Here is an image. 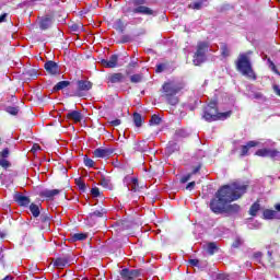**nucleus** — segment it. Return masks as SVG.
<instances>
[{
    "instance_id": "obj_15",
    "label": "nucleus",
    "mask_w": 280,
    "mask_h": 280,
    "mask_svg": "<svg viewBox=\"0 0 280 280\" xmlns=\"http://www.w3.org/2000/svg\"><path fill=\"white\" fill-rule=\"evenodd\" d=\"M66 117H67V119L74 121V124H80V121H82V119H83L82 113L78 112V110H70L66 115Z\"/></svg>"
},
{
    "instance_id": "obj_1",
    "label": "nucleus",
    "mask_w": 280,
    "mask_h": 280,
    "mask_svg": "<svg viewBox=\"0 0 280 280\" xmlns=\"http://www.w3.org/2000/svg\"><path fill=\"white\" fill-rule=\"evenodd\" d=\"M248 186L241 183H233L222 186L217 192L215 198L210 201V209L213 213H224V209L229 202L240 200Z\"/></svg>"
},
{
    "instance_id": "obj_44",
    "label": "nucleus",
    "mask_w": 280,
    "mask_h": 280,
    "mask_svg": "<svg viewBox=\"0 0 280 280\" xmlns=\"http://www.w3.org/2000/svg\"><path fill=\"white\" fill-rule=\"evenodd\" d=\"M101 185L102 187H108L110 185V182L106 178L101 179Z\"/></svg>"
},
{
    "instance_id": "obj_63",
    "label": "nucleus",
    "mask_w": 280,
    "mask_h": 280,
    "mask_svg": "<svg viewBox=\"0 0 280 280\" xmlns=\"http://www.w3.org/2000/svg\"><path fill=\"white\" fill-rule=\"evenodd\" d=\"M3 253V248H0V255Z\"/></svg>"
},
{
    "instance_id": "obj_37",
    "label": "nucleus",
    "mask_w": 280,
    "mask_h": 280,
    "mask_svg": "<svg viewBox=\"0 0 280 280\" xmlns=\"http://www.w3.org/2000/svg\"><path fill=\"white\" fill-rule=\"evenodd\" d=\"M0 156L2 159H8V156H10V149L9 148H4L1 152H0Z\"/></svg>"
},
{
    "instance_id": "obj_3",
    "label": "nucleus",
    "mask_w": 280,
    "mask_h": 280,
    "mask_svg": "<svg viewBox=\"0 0 280 280\" xmlns=\"http://www.w3.org/2000/svg\"><path fill=\"white\" fill-rule=\"evenodd\" d=\"M236 69L245 75V78H249V80H257L255 75V71H253V63H250V59L246 54H241L236 60Z\"/></svg>"
},
{
    "instance_id": "obj_10",
    "label": "nucleus",
    "mask_w": 280,
    "mask_h": 280,
    "mask_svg": "<svg viewBox=\"0 0 280 280\" xmlns=\"http://www.w3.org/2000/svg\"><path fill=\"white\" fill-rule=\"evenodd\" d=\"M127 12H132V14H144L147 16H151V14H154V11L148 7L138 5L133 9H128Z\"/></svg>"
},
{
    "instance_id": "obj_60",
    "label": "nucleus",
    "mask_w": 280,
    "mask_h": 280,
    "mask_svg": "<svg viewBox=\"0 0 280 280\" xmlns=\"http://www.w3.org/2000/svg\"><path fill=\"white\" fill-rule=\"evenodd\" d=\"M32 3H38V1H43V0H30Z\"/></svg>"
},
{
    "instance_id": "obj_57",
    "label": "nucleus",
    "mask_w": 280,
    "mask_h": 280,
    "mask_svg": "<svg viewBox=\"0 0 280 280\" xmlns=\"http://www.w3.org/2000/svg\"><path fill=\"white\" fill-rule=\"evenodd\" d=\"M137 61H131L130 63H129V67H132V68H135V67H137Z\"/></svg>"
},
{
    "instance_id": "obj_9",
    "label": "nucleus",
    "mask_w": 280,
    "mask_h": 280,
    "mask_svg": "<svg viewBox=\"0 0 280 280\" xmlns=\"http://www.w3.org/2000/svg\"><path fill=\"white\" fill-rule=\"evenodd\" d=\"M119 60V56L112 55L109 59H102L101 65L102 67H105L106 69H115L117 67V62Z\"/></svg>"
},
{
    "instance_id": "obj_22",
    "label": "nucleus",
    "mask_w": 280,
    "mask_h": 280,
    "mask_svg": "<svg viewBox=\"0 0 280 280\" xmlns=\"http://www.w3.org/2000/svg\"><path fill=\"white\" fill-rule=\"evenodd\" d=\"M67 264H69V258H57L55 261H54V266L55 268H65V266H67Z\"/></svg>"
},
{
    "instance_id": "obj_27",
    "label": "nucleus",
    "mask_w": 280,
    "mask_h": 280,
    "mask_svg": "<svg viewBox=\"0 0 280 280\" xmlns=\"http://www.w3.org/2000/svg\"><path fill=\"white\" fill-rule=\"evenodd\" d=\"M259 209H261V206L259 205V202H255L249 208V215H253L255 218V215H257V212L259 211Z\"/></svg>"
},
{
    "instance_id": "obj_14",
    "label": "nucleus",
    "mask_w": 280,
    "mask_h": 280,
    "mask_svg": "<svg viewBox=\"0 0 280 280\" xmlns=\"http://www.w3.org/2000/svg\"><path fill=\"white\" fill-rule=\"evenodd\" d=\"M14 200L20 205V207H28L32 200H30V197L24 196L22 194H15L14 195Z\"/></svg>"
},
{
    "instance_id": "obj_30",
    "label": "nucleus",
    "mask_w": 280,
    "mask_h": 280,
    "mask_svg": "<svg viewBox=\"0 0 280 280\" xmlns=\"http://www.w3.org/2000/svg\"><path fill=\"white\" fill-rule=\"evenodd\" d=\"M141 80H143V77H141V74H133L130 77V82H132L133 84H139Z\"/></svg>"
},
{
    "instance_id": "obj_20",
    "label": "nucleus",
    "mask_w": 280,
    "mask_h": 280,
    "mask_svg": "<svg viewBox=\"0 0 280 280\" xmlns=\"http://www.w3.org/2000/svg\"><path fill=\"white\" fill-rule=\"evenodd\" d=\"M39 27L40 30H49V27H51V18H43L39 22Z\"/></svg>"
},
{
    "instance_id": "obj_47",
    "label": "nucleus",
    "mask_w": 280,
    "mask_h": 280,
    "mask_svg": "<svg viewBox=\"0 0 280 280\" xmlns=\"http://www.w3.org/2000/svg\"><path fill=\"white\" fill-rule=\"evenodd\" d=\"M110 126H121V120L120 119L112 120Z\"/></svg>"
},
{
    "instance_id": "obj_41",
    "label": "nucleus",
    "mask_w": 280,
    "mask_h": 280,
    "mask_svg": "<svg viewBox=\"0 0 280 280\" xmlns=\"http://www.w3.org/2000/svg\"><path fill=\"white\" fill-rule=\"evenodd\" d=\"M234 248H240L242 246V238L237 237L234 243L232 244Z\"/></svg>"
},
{
    "instance_id": "obj_40",
    "label": "nucleus",
    "mask_w": 280,
    "mask_h": 280,
    "mask_svg": "<svg viewBox=\"0 0 280 280\" xmlns=\"http://www.w3.org/2000/svg\"><path fill=\"white\" fill-rule=\"evenodd\" d=\"M91 194L92 196H94V198H100V188L97 187L92 188Z\"/></svg>"
},
{
    "instance_id": "obj_45",
    "label": "nucleus",
    "mask_w": 280,
    "mask_h": 280,
    "mask_svg": "<svg viewBox=\"0 0 280 280\" xmlns=\"http://www.w3.org/2000/svg\"><path fill=\"white\" fill-rule=\"evenodd\" d=\"M196 187V182H190L187 186L186 189H188L189 191H191V189H194Z\"/></svg>"
},
{
    "instance_id": "obj_28",
    "label": "nucleus",
    "mask_w": 280,
    "mask_h": 280,
    "mask_svg": "<svg viewBox=\"0 0 280 280\" xmlns=\"http://www.w3.org/2000/svg\"><path fill=\"white\" fill-rule=\"evenodd\" d=\"M221 56H223V58H229V56H231V50H229L226 44H221Z\"/></svg>"
},
{
    "instance_id": "obj_55",
    "label": "nucleus",
    "mask_w": 280,
    "mask_h": 280,
    "mask_svg": "<svg viewBox=\"0 0 280 280\" xmlns=\"http://www.w3.org/2000/svg\"><path fill=\"white\" fill-rule=\"evenodd\" d=\"M275 209L277 213H280V202L275 205Z\"/></svg>"
},
{
    "instance_id": "obj_36",
    "label": "nucleus",
    "mask_w": 280,
    "mask_h": 280,
    "mask_svg": "<svg viewBox=\"0 0 280 280\" xmlns=\"http://www.w3.org/2000/svg\"><path fill=\"white\" fill-rule=\"evenodd\" d=\"M165 69H167V65L160 63V65L156 66L155 71H156V73H163V71H165Z\"/></svg>"
},
{
    "instance_id": "obj_61",
    "label": "nucleus",
    "mask_w": 280,
    "mask_h": 280,
    "mask_svg": "<svg viewBox=\"0 0 280 280\" xmlns=\"http://www.w3.org/2000/svg\"><path fill=\"white\" fill-rule=\"evenodd\" d=\"M259 0H249L250 3H257Z\"/></svg>"
},
{
    "instance_id": "obj_48",
    "label": "nucleus",
    "mask_w": 280,
    "mask_h": 280,
    "mask_svg": "<svg viewBox=\"0 0 280 280\" xmlns=\"http://www.w3.org/2000/svg\"><path fill=\"white\" fill-rule=\"evenodd\" d=\"M254 100H264V94L257 92L254 94Z\"/></svg>"
},
{
    "instance_id": "obj_59",
    "label": "nucleus",
    "mask_w": 280,
    "mask_h": 280,
    "mask_svg": "<svg viewBox=\"0 0 280 280\" xmlns=\"http://www.w3.org/2000/svg\"><path fill=\"white\" fill-rule=\"evenodd\" d=\"M32 150H40V147L38 144H34Z\"/></svg>"
},
{
    "instance_id": "obj_16",
    "label": "nucleus",
    "mask_w": 280,
    "mask_h": 280,
    "mask_svg": "<svg viewBox=\"0 0 280 280\" xmlns=\"http://www.w3.org/2000/svg\"><path fill=\"white\" fill-rule=\"evenodd\" d=\"M241 209L242 208L237 203L228 205V206L225 205L223 213H228V215H235V213H240Z\"/></svg>"
},
{
    "instance_id": "obj_12",
    "label": "nucleus",
    "mask_w": 280,
    "mask_h": 280,
    "mask_svg": "<svg viewBox=\"0 0 280 280\" xmlns=\"http://www.w3.org/2000/svg\"><path fill=\"white\" fill-rule=\"evenodd\" d=\"M115 150L110 148H98L94 150L93 154L96 159H106L107 156H110Z\"/></svg>"
},
{
    "instance_id": "obj_54",
    "label": "nucleus",
    "mask_w": 280,
    "mask_h": 280,
    "mask_svg": "<svg viewBox=\"0 0 280 280\" xmlns=\"http://www.w3.org/2000/svg\"><path fill=\"white\" fill-rule=\"evenodd\" d=\"M178 137H185V130H178L177 131Z\"/></svg>"
},
{
    "instance_id": "obj_53",
    "label": "nucleus",
    "mask_w": 280,
    "mask_h": 280,
    "mask_svg": "<svg viewBox=\"0 0 280 280\" xmlns=\"http://www.w3.org/2000/svg\"><path fill=\"white\" fill-rule=\"evenodd\" d=\"M200 172V165L199 166H196L194 170H192V174H198Z\"/></svg>"
},
{
    "instance_id": "obj_24",
    "label": "nucleus",
    "mask_w": 280,
    "mask_h": 280,
    "mask_svg": "<svg viewBox=\"0 0 280 280\" xmlns=\"http://www.w3.org/2000/svg\"><path fill=\"white\" fill-rule=\"evenodd\" d=\"M133 124L137 128H141L143 124V118L141 117V114L139 113L133 114Z\"/></svg>"
},
{
    "instance_id": "obj_4",
    "label": "nucleus",
    "mask_w": 280,
    "mask_h": 280,
    "mask_svg": "<svg viewBox=\"0 0 280 280\" xmlns=\"http://www.w3.org/2000/svg\"><path fill=\"white\" fill-rule=\"evenodd\" d=\"M164 96L171 106H176L178 104V97L176 94L180 92V88L175 82H166L162 86Z\"/></svg>"
},
{
    "instance_id": "obj_23",
    "label": "nucleus",
    "mask_w": 280,
    "mask_h": 280,
    "mask_svg": "<svg viewBox=\"0 0 280 280\" xmlns=\"http://www.w3.org/2000/svg\"><path fill=\"white\" fill-rule=\"evenodd\" d=\"M30 211L33 218H38V215H40V208L36 203H31Z\"/></svg>"
},
{
    "instance_id": "obj_7",
    "label": "nucleus",
    "mask_w": 280,
    "mask_h": 280,
    "mask_svg": "<svg viewBox=\"0 0 280 280\" xmlns=\"http://www.w3.org/2000/svg\"><path fill=\"white\" fill-rule=\"evenodd\" d=\"M256 156H269V159H275L277 161L280 159V152L272 149H260L256 151Z\"/></svg>"
},
{
    "instance_id": "obj_19",
    "label": "nucleus",
    "mask_w": 280,
    "mask_h": 280,
    "mask_svg": "<svg viewBox=\"0 0 280 280\" xmlns=\"http://www.w3.org/2000/svg\"><path fill=\"white\" fill-rule=\"evenodd\" d=\"M58 194H60V189H52V190H49V189H44L39 192V196L42 198H54V196H58Z\"/></svg>"
},
{
    "instance_id": "obj_35",
    "label": "nucleus",
    "mask_w": 280,
    "mask_h": 280,
    "mask_svg": "<svg viewBox=\"0 0 280 280\" xmlns=\"http://www.w3.org/2000/svg\"><path fill=\"white\" fill-rule=\"evenodd\" d=\"M189 8L191 10H202V2H192L189 4Z\"/></svg>"
},
{
    "instance_id": "obj_11",
    "label": "nucleus",
    "mask_w": 280,
    "mask_h": 280,
    "mask_svg": "<svg viewBox=\"0 0 280 280\" xmlns=\"http://www.w3.org/2000/svg\"><path fill=\"white\" fill-rule=\"evenodd\" d=\"M44 69L49 73L50 75H58L60 73V67L55 61H47L44 65Z\"/></svg>"
},
{
    "instance_id": "obj_21",
    "label": "nucleus",
    "mask_w": 280,
    "mask_h": 280,
    "mask_svg": "<svg viewBox=\"0 0 280 280\" xmlns=\"http://www.w3.org/2000/svg\"><path fill=\"white\" fill-rule=\"evenodd\" d=\"M108 80L112 84H117L119 82H124V75L121 73H113L108 77Z\"/></svg>"
},
{
    "instance_id": "obj_25",
    "label": "nucleus",
    "mask_w": 280,
    "mask_h": 280,
    "mask_svg": "<svg viewBox=\"0 0 280 280\" xmlns=\"http://www.w3.org/2000/svg\"><path fill=\"white\" fill-rule=\"evenodd\" d=\"M71 82L69 81H60L54 86V91H62L63 89H67Z\"/></svg>"
},
{
    "instance_id": "obj_6",
    "label": "nucleus",
    "mask_w": 280,
    "mask_h": 280,
    "mask_svg": "<svg viewBox=\"0 0 280 280\" xmlns=\"http://www.w3.org/2000/svg\"><path fill=\"white\" fill-rule=\"evenodd\" d=\"M124 183L128 187L129 191H139V179L137 177H131L130 175H127L124 178Z\"/></svg>"
},
{
    "instance_id": "obj_18",
    "label": "nucleus",
    "mask_w": 280,
    "mask_h": 280,
    "mask_svg": "<svg viewBox=\"0 0 280 280\" xmlns=\"http://www.w3.org/2000/svg\"><path fill=\"white\" fill-rule=\"evenodd\" d=\"M256 145H259V142L257 141H249L246 145H243L241 149V156H248V151L250 148H256Z\"/></svg>"
},
{
    "instance_id": "obj_42",
    "label": "nucleus",
    "mask_w": 280,
    "mask_h": 280,
    "mask_svg": "<svg viewBox=\"0 0 280 280\" xmlns=\"http://www.w3.org/2000/svg\"><path fill=\"white\" fill-rule=\"evenodd\" d=\"M191 179V174H187V175H184L182 178H180V183L185 184L187 183L188 180Z\"/></svg>"
},
{
    "instance_id": "obj_39",
    "label": "nucleus",
    "mask_w": 280,
    "mask_h": 280,
    "mask_svg": "<svg viewBox=\"0 0 280 280\" xmlns=\"http://www.w3.org/2000/svg\"><path fill=\"white\" fill-rule=\"evenodd\" d=\"M0 166L1 167H10V162L8 160H5V158H2L0 160Z\"/></svg>"
},
{
    "instance_id": "obj_26",
    "label": "nucleus",
    "mask_w": 280,
    "mask_h": 280,
    "mask_svg": "<svg viewBox=\"0 0 280 280\" xmlns=\"http://www.w3.org/2000/svg\"><path fill=\"white\" fill-rule=\"evenodd\" d=\"M206 249H207V253H209L210 255H215V253L218 250V244H215V243H208Z\"/></svg>"
},
{
    "instance_id": "obj_34",
    "label": "nucleus",
    "mask_w": 280,
    "mask_h": 280,
    "mask_svg": "<svg viewBox=\"0 0 280 280\" xmlns=\"http://www.w3.org/2000/svg\"><path fill=\"white\" fill-rule=\"evenodd\" d=\"M5 110L9 115H19V107L9 106Z\"/></svg>"
},
{
    "instance_id": "obj_50",
    "label": "nucleus",
    "mask_w": 280,
    "mask_h": 280,
    "mask_svg": "<svg viewBox=\"0 0 280 280\" xmlns=\"http://www.w3.org/2000/svg\"><path fill=\"white\" fill-rule=\"evenodd\" d=\"M273 91H275V93L278 94L279 97H280V88H279V85H273Z\"/></svg>"
},
{
    "instance_id": "obj_2",
    "label": "nucleus",
    "mask_w": 280,
    "mask_h": 280,
    "mask_svg": "<svg viewBox=\"0 0 280 280\" xmlns=\"http://www.w3.org/2000/svg\"><path fill=\"white\" fill-rule=\"evenodd\" d=\"M202 117L206 121H218V119H229L231 112L218 113V103L212 101L205 107Z\"/></svg>"
},
{
    "instance_id": "obj_33",
    "label": "nucleus",
    "mask_w": 280,
    "mask_h": 280,
    "mask_svg": "<svg viewBox=\"0 0 280 280\" xmlns=\"http://www.w3.org/2000/svg\"><path fill=\"white\" fill-rule=\"evenodd\" d=\"M267 63L269 69H271V71H273V73H277L279 75V70H277V66H275V62H272V60L267 59Z\"/></svg>"
},
{
    "instance_id": "obj_8",
    "label": "nucleus",
    "mask_w": 280,
    "mask_h": 280,
    "mask_svg": "<svg viewBox=\"0 0 280 280\" xmlns=\"http://www.w3.org/2000/svg\"><path fill=\"white\" fill-rule=\"evenodd\" d=\"M120 277L122 280H135L139 277V270L125 268L120 270Z\"/></svg>"
},
{
    "instance_id": "obj_38",
    "label": "nucleus",
    "mask_w": 280,
    "mask_h": 280,
    "mask_svg": "<svg viewBox=\"0 0 280 280\" xmlns=\"http://www.w3.org/2000/svg\"><path fill=\"white\" fill-rule=\"evenodd\" d=\"M84 165L85 167H93V165H95V162L92 159L84 158Z\"/></svg>"
},
{
    "instance_id": "obj_31",
    "label": "nucleus",
    "mask_w": 280,
    "mask_h": 280,
    "mask_svg": "<svg viewBox=\"0 0 280 280\" xmlns=\"http://www.w3.org/2000/svg\"><path fill=\"white\" fill-rule=\"evenodd\" d=\"M86 234H83V233H77L73 235V240L75 242H84V240H86Z\"/></svg>"
},
{
    "instance_id": "obj_52",
    "label": "nucleus",
    "mask_w": 280,
    "mask_h": 280,
    "mask_svg": "<svg viewBox=\"0 0 280 280\" xmlns=\"http://www.w3.org/2000/svg\"><path fill=\"white\" fill-rule=\"evenodd\" d=\"M40 220H42V222H49V217H47V215H42V217H40Z\"/></svg>"
},
{
    "instance_id": "obj_56",
    "label": "nucleus",
    "mask_w": 280,
    "mask_h": 280,
    "mask_svg": "<svg viewBox=\"0 0 280 280\" xmlns=\"http://www.w3.org/2000/svg\"><path fill=\"white\" fill-rule=\"evenodd\" d=\"M128 40H130L129 36H122V43H128Z\"/></svg>"
},
{
    "instance_id": "obj_5",
    "label": "nucleus",
    "mask_w": 280,
    "mask_h": 280,
    "mask_svg": "<svg viewBox=\"0 0 280 280\" xmlns=\"http://www.w3.org/2000/svg\"><path fill=\"white\" fill-rule=\"evenodd\" d=\"M207 51H209V44L206 42H200L197 45V51L194 55V65L198 67L199 65H202L207 58Z\"/></svg>"
},
{
    "instance_id": "obj_49",
    "label": "nucleus",
    "mask_w": 280,
    "mask_h": 280,
    "mask_svg": "<svg viewBox=\"0 0 280 280\" xmlns=\"http://www.w3.org/2000/svg\"><path fill=\"white\" fill-rule=\"evenodd\" d=\"M5 19H8V13L0 15V23H5Z\"/></svg>"
},
{
    "instance_id": "obj_62",
    "label": "nucleus",
    "mask_w": 280,
    "mask_h": 280,
    "mask_svg": "<svg viewBox=\"0 0 280 280\" xmlns=\"http://www.w3.org/2000/svg\"><path fill=\"white\" fill-rule=\"evenodd\" d=\"M269 257H272V252H268Z\"/></svg>"
},
{
    "instance_id": "obj_32",
    "label": "nucleus",
    "mask_w": 280,
    "mask_h": 280,
    "mask_svg": "<svg viewBox=\"0 0 280 280\" xmlns=\"http://www.w3.org/2000/svg\"><path fill=\"white\" fill-rule=\"evenodd\" d=\"M150 124L152 126H159V124H161V117L153 115L150 119Z\"/></svg>"
},
{
    "instance_id": "obj_43",
    "label": "nucleus",
    "mask_w": 280,
    "mask_h": 280,
    "mask_svg": "<svg viewBox=\"0 0 280 280\" xmlns=\"http://www.w3.org/2000/svg\"><path fill=\"white\" fill-rule=\"evenodd\" d=\"M188 264H190V266L198 267L199 264H200V260H198V259H189Z\"/></svg>"
},
{
    "instance_id": "obj_13",
    "label": "nucleus",
    "mask_w": 280,
    "mask_h": 280,
    "mask_svg": "<svg viewBox=\"0 0 280 280\" xmlns=\"http://www.w3.org/2000/svg\"><path fill=\"white\" fill-rule=\"evenodd\" d=\"M78 95H81V92L91 91L93 89V83L86 80H80L77 82Z\"/></svg>"
},
{
    "instance_id": "obj_17",
    "label": "nucleus",
    "mask_w": 280,
    "mask_h": 280,
    "mask_svg": "<svg viewBox=\"0 0 280 280\" xmlns=\"http://www.w3.org/2000/svg\"><path fill=\"white\" fill-rule=\"evenodd\" d=\"M265 220H280V213L276 210L267 209L262 213Z\"/></svg>"
},
{
    "instance_id": "obj_58",
    "label": "nucleus",
    "mask_w": 280,
    "mask_h": 280,
    "mask_svg": "<svg viewBox=\"0 0 280 280\" xmlns=\"http://www.w3.org/2000/svg\"><path fill=\"white\" fill-rule=\"evenodd\" d=\"M80 189H86V185L84 183L79 184Z\"/></svg>"
},
{
    "instance_id": "obj_46",
    "label": "nucleus",
    "mask_w": 280,
    "mask_h": 280,
    "mask_svg": "<svg viewBox=\"0 0 280 280\" xmlns=\"http://www.w3.org/2000/svg\"><path fill=\"white\" fill-rule=\"evenodd\" d=\"M147 0H135L133 1V5L138 7V5H143L145 3Z\"/></svg>"
},
{
    "instance_id": "obj_29",
    "label": "nucleus",
    "mask_w": 280,
    "mask_h": 280,
    "mask_svg": "<svg viewBox=\"0 0 280 280\" xmlns=\"http://www.w3.org/2000/svg\"><path fill=\"white\" fill-rule=\"evenodd\" d=\"M106 213V210H95L94 212L90 213V218H104V214Z\"/></svg>"
},
{
    "instance_id": "obj_51",
    "label": "nucleus",
    "mask_w": 280,
    "mask_h": 280,
    "mask_svg": "<svg viewBox=\"0 0 280 280\" xmlns=\"http://www.w3.org/2000/svg\"><path fill=\"white\" fill-rule=\"evenodd\" d=\"M254 259H257V260L261 259V253H259V252L255 253Z\"/></svg>"
}]
</instances>
